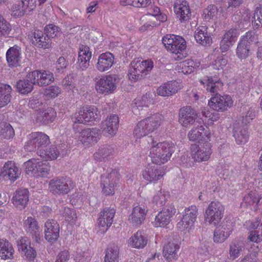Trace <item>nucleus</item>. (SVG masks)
Instances as JSON below:
<instances>
[{
  "label": "nucleus",
  "instance_id": "nucleus-1",
  "mask_svg": "<svg viewBox=\"0 0 262 262\" xmlns=\"http://www.w3.org/2000/svg\"><path fill=\"white\" fill-rule=\"evenodd\" d=\"M149 145V156L153 163L161 165L166 163L174 152L173 145L169 142L157 143L151 136L146 138Z\"/></svg>",
  "mask_w": 262,
  "mask_h": 262
},
{
  "label": "nucleus",
  "instance_id": "nucleus-2",
  "mask_svg": "<svg viewBox=\"0 0 262 262\" xmlns=\"http://www.w3.org/2000/svg\"><path fill=\"white\" fill-rule=\"evenodd\" d=\"M152 68L153 62L151 60L133 61L128 71L129 78L135 81L141 79L148 74Z\"/></svg>",
  "mask_w": 262,
  "mask_h": 262
},
{
  "label": "nucleus",
  "instance_id": "nucleus-3",
  "mask_svg": "<svg viewBox=\"0 0 262 262\" xmlns=\"http://www.w3.org/2000/svg\"><path fill=\"white\" fill-rule=\"evenodd\" d=\"M224 206L219 201H212L205 210V220L210 224L216 226L224 216Z\"/></svg>",
  "mask_w": 262,
  "mask_h": 262
},
{
  "label": "nucleus",
  "instance_id": "nucleus-4",
  "mask_svg": "<svg viewBox=\"0 0 262 262\" xmlns=\"http://www.w3.org/2000/svg\"><path fill=\"white\" fill-rule=\"evenodd\" d=\"M198 215V209L195 205L186 208L183 212L181 221L177 224L178 228L181 231L186 230L190 232L194 228Z\"/></svg>",
  "mask_w": 262,
  "mask_h": 262
},
{
  "label": "nucleus",
  "instance_id": "nucleus-5",
  "mask_svg": "<svg viewBox=\"0 0 262 262\" xmlns=\"http://www.w3.org/2000/svg\"><path fill=\"white\" fill-rule=\"evenodd\" d=\"M49 189L54 194H66L75 186V183L69 178L58 177L52 179L49 183Z\"/></svg>",
  "mask_w": 262,
  "mask_h": 262
},
{
  "label": "nucleus",
  "instance_id": "nucleus-6",
  "mask_svg": "<svg viewBox=\"0 0 262 262\" xmlns=\"http://www.w3.org/2000/svg\"><path fill=\"white\" fill-rule=\"evenodd\" d=\"M95 90L100 94L107 95L113 93L116 89V77L115 75H107L96 78Z\"/></svg>",
  "mask_w": 262,
  "mask_h": 262
},
{
  "label": "nucleus",
  "instance_id": "nucleus-7",
  "mask_svg": "<svg viewBox=\"0 0 262 262\" xmlns=\"http://www.w3.org/2000/svg\"><path fill=\"white\" fill-rule=\"evenodd\" d=\"M28 141L25 145V148L27 151H32L37 148V151L40 149H44L50 143L48 136L42 132H34L28 136Z\"/></svg>",
  "mask_w": 262,
  "mask_h": 262
},
{
  "label": "nucleus",
  "instance_id": "nucleus-8",
  "mask_svg": "<svg viewBox=\"0 0 262 262\" xmlns=\"http://www.w3.org/2000/svg\"><path fill=\"white\" fill-rule=\"evenodd\" d=\"M202 143L199 145L192 144L190 146L191 157L194 161H206L212 152L211 145L208 141H205L203 144Z\"/></svg>",
  "mask_w": 262,
  "mask_h": 262
},
{
  "label": "nucleus",
  "instance_id": "nucleus-9",
  "mask_svg": "<svg viewBox=\"0 0 262 262\" xmlns=\"http://www.w3.org/2000/svg\"><path fill=\"white\" fill-rule=\"evenodd\" d=\"M27 172H31L34 177H46L50 171L48 163L43 162L38 159H31L25 163Z\"/></svg>",
  "mask_w": 262,
  "mask_h": 262
},
{
  "label": "nucleus",
  "instance_id": "nucleus-10",
  "mask_svg": "<svg viewBox=\"0 0 262 262\" xmlns=\"http://www.w3.org/2000/svg\"><path fill=\"white\" fill-rule=\"evenodd\" d=\"M200 120L202 119H198L196 113L190 106H187L180 110L179 122L183 127L189 128Z\"/></svg>",
  "mask_w": 262,
  "mask_h": 262
},
{
  "label": "nucleus",
  "instance_id": "nucleus-11",
  "mask_svg": "<svg viewBox=\"0 0 262 262\" xmlns=\"http://www.w3.org/2000/svg\"><path fill=\"white\" fill-rule=\"evenodd\" d=\"M121 176L117 169L113 170L102 180V191L105 195H112L115 192L120 180Z\"/></svg>",
  "mask_w": 262,
  "mask_h": 262
},
{
  "label": "nucleus",
  "instance_id": "nucleus-12",
  "mask_svg": "<svg viewBox=\"0 0 262 262\" xmlns=\"http://www.w3.org/2000/svg\"><path fill=\"white\" fill-rule=\"evenodd\" d=\"M208 128L205 126L203 121L200 120L197 121L193 125V127L188 133V137L189 140L192 141H199L200 143L201 141L208 140L210 138V133L207 130Z\"/></svg>",
  "mask_w": 262,
  "mask_h": 262
},
{
  "label": "nucleus",
  "instance_id": "nucleus-13",
  "mask_svg": "<svg viewBox=\"0 0 262 262\" xmlns=\"http://www.w3.org/2000/svg\"><path fill=\"white\" fill-rule=\"evenodd\" d=\"M29 78L33 83L38 86H47L54 80L53 74L49 71L35 70L28 74Z\"/></svg>",
  "mask_w": 262,
  "mask_h": 262
},
{
  "label": "nucleus",
  "instance_id": "nucleus-14",
  "mask_svg": "<svg viewBox=\"0 0 262 262\" xmlns=\"http://www.w3.org/2000/svg\"><path fill=\"white\" fill-rule=\"evenodd\" d=\"M233 100L229 95H219L216 94L212 97L208 102V105L213 110L223 112L232 106Z\"/></svg>",
  "mask_w": 262,
  "mask_h": 262
},
{
  "label": "nucleus",
  "instance_id": "nucleus-15",
  "mask_svg": "<svg viewBox=\"0 0 262 262\" xmlns=\"http://www.w3.org/2000/svg\"><path fill=\"white\" fill-rule=\"evenodd\" d=\"M116 213L114 208L106 207L100 212L98 218L97 224L100 228L101 233L105 232L112 225Z\"/></svg>",
  "mask_w": 262,
  "mask_h": 262
},
{
  "label": "nucleus",
  "instance_id": "nucleus-16",
  "mask_svg": "<svg viewBox=\"0 0 262 262\" xmlns=\"http://www.w3.org/2000/svg\"><path fill=\"white\" fill-rule=\"evenodd\" d=\"M100 136L98 129L94 128H85L79 133L78 139L84 146H90L98 142Z\"/></svg>",
  "mask_w": 262,
  "mask_h": 262
},
{
  "label": "nucleus",
  "instance_id": "nucleus-17",
  "mask_svg": "<svg viewBox=\"0 0 262 262\" xmlns=\"http://www.w3.org/2000/svg\"><path fill=\"white\" fill-rule=\"evenodd\" d=\"M176 211L173 205L167 206L156 216L154 226L156 227H164L169 224Z\"/></svg>",
  "mask_w": 262,
  "mask_h": 262
},
{
  "label": "nucleus",
  "instance_id": "nucleus-18",
  "mask_svg": "<svg viewBox=\"0 0 262 262\" xmlns=\"http://www.w3.org/2000/svg\"><path fill=\"white\" fill-rule=\"evenodd\" d=\"M45 237L49 242L53 243L59 236V226L54 220H48L45 224Z\"/></svg>",
  "mask_w": 262,
  "mask_h": 262
},
{
  "label": "nucleus",
  "instance_id": "nucleus-19",
  "mask_svg": "<svg viewBox=\"0 0 262 262\" xmlns=\"http://www.w3.org/2000/svg\"><path fill=\"white\" fill-rule=\"evenodd\" d=\"M173 9L177 17L181 22L186 21L190 18V9L186 0H177Z\"/></svg>",
  "mask_w": 262,
  "mask_h": 262
},
{
  "label": "nucleus",
  "instance_id": "nucleus-20",
  "mask_svg": "<svg viewBox=\"0 0 262 262\" xmlns=\"http://www.w3.org/2000/svg\"><path fill=\"white\" fill-rule=\"evenodd\" d=\"M164 174L163 169L156 166L148 165L142 171L143 178L149 183H156Z\"/></svg>",
  "mask_w": 262,
  "mask_h": 262
},
{
  "label": "nucleus",
  "instance_id": "nucleus-21",
  "mask_svg": "<svg viewBox=\"0 0 262 262\" xmlns=\"http://www.w3.org/2000/svg\"><path fill=\"white\" fill-rule=\"evenodd\" d=\"M29 36L32 38V43L37 47L48 49L51 47V39L41 31L35 30Z\"/></svg>",
  "mask_w": 262,
  "mask_h": 262
},
{
  "label": "nucleus",
  "instance_id": "nucleus-22",
  "mask_svg": "<svg viewBox=\"0 0 262 262\" xmlns=\"http://www.w3.org/2000/svg\"><path fill=\"white\" fill-rule=\"evenodd\" d=\"M238 35L236 29L231 28L225 32L220 42V49L222 52H225L236 41Z\"/></svg>",
  "mask_w": 262,
  "mask_h": 262
},
{
  "label": "nucleus",
  "instance_id": "nucleus-23",
  "mask_svg": "<svg viewBox=\"0 0 262 262\" xmlns=\"http://www.w3.org/2000/svg\"><path fill=\"white\" fill-rule=\"evenodd\" d=\"M114 62V56L113 54L110 52L102 53L98 58L96 68L100 72H104L108 70Z\"/></svg>",
  "mask_w": 262,
  "mask_h": 262
},
{
  "label": "nucleus",
  "instance_id": "nucleus-24",
  "mask_svg": "<svg viewBox=\"0 0 262 262\" xmlns=\"http://www.w3.org/2000/svg\"><path fill=\"white\" fill-rule=\"evenodd\" d=\"M179 249V245L174 242H170L164 245L163 255L167 262H175L177 260Z\"/></svg>",
  "mask_w": 262,
  "mask_h": 262
},
{
  "label": "nucleus",
  "instance_id": "nucleus-25",
  "mask_svg": "<svg viewBox=\"0 0 262 262\" xmlns=\"http://www.w3.org/2000/svg\"><path fill=\"white\" fill-rule=\"evenodd\" d=\"M206 26H200L196 29L194 33L196 41L205 47L209 46L212 43V37L210 33L208 32Z\"/></svg>",
  "mask_w": 262,
  "mask_h": 262
},
{
  "label": "nucleus",
  "instance_id": "nucleus-26",
  "mask_svg": "<svg viewBox=\"0 0 262 262\" xmlns=\"http://www.w3.org/2000/svg\"><path fill=\"white\" fill-rule=\"evenodd\" d=\"M19 252L22 255H24L28 259L33 260L36 256L35 250L31 247L30 242L25 237H21L17 243Z\"/></svg>",
  "mask_w": 262,
  "mask_h": 262
},
{
  "label": "nucleus",
  "instance_id": "nucleus-27",
  "mask_svg": "<svg viewBox=\"0 0 262 262\" xmlns=\"http://www.w3.org/2000/svg\"><path fill=\"white\" fill-rule=\"evenodd\" d=\"M6 60L10 67L18 66L21 59V51L20 48L15 45L10 48L6 53Z\"/></svg>",
  "mask_w": 262,
  "mask_h": 262
},
{
  "label": "nucleus",
  "instance_id": "nucleus-28",
  "mask_svg": "<svg viewBox=\"0 0 262 262\" xmlns=\"http://www.w3.org/2000/svg\"><path fill=\"white\" fill-rule=\"evenodd\" d=\"M155 130L151 124L144 119L137 123L134 129V135L136 138L140 139Z\"/></svg>",
  "mask_w": 262,
  "mask_h": 262
},
{
  "label": "nucleus",
  "instance_id": "nucleus-29",
  "mask_svg": "<svg viewBox=\"0 0 262 262\" xmlns=\"http://www.w3.org/2000/svg\"><path fill=\"white\" fill-rule=\"evenodd\" d=\"M12 201L14 206L22 209L26 207L29 201V191L26 189H20L16 190L13 196Z\"/></svg>",
  "mask_w": 262,
  "mask_h": 262
},
{
  "label": "nucleus",
  "instance_id": "nucleus-30",
  "mask_svg": "<svg viewBox=\"0 0 262 262\" xmlns=\"http://www.w3.org/2000/svg\"><path fill=\"white\" fill-rule=\"evenodd\" d=\"M147 212L146 207L144 206H135L129 216V220L133 225H141L145 219Z\"/></svg>",
  "mask_w": 262,
  "mask_h": 262
},
{
  "label": "nucleus",
  "instance_id": "nucleus-31",
  "mask_svg": "<svg viewBox=\"0 0 262 262\" xmlns=\"http://www.w3.org/2000/svg\"><path fill=\"white\" fill-rule=\"evenodd\" d=\"M20 170L13 161L6 162L1 171L2 176H8L9 179L12 181L16 180L20 175Z\"/></svg>",
  "mask_w": 262,
  "mask_h": 262
},
{
  "label": "nucleus",
  "instance_id": "nucleus-32",
  "mask_svg": "<svg viewBox=\"0 0 262 262\" xmlns=\"http://www.w3.org/2000/svg\"><path fill=\"white\" fill-rule=\"evenodd\" d=\"M206 90L211 93H216L221 91L223 88V83L217 78L213 79L212 77L206 76L200 80Z\"/></svg>",
  "mask_w": 262,
  "mask_h": 262
},
{
  "label": "nucleus",
  "instance_id": "nucleus-33",
  "mask_svg": "<svg viewBox=\"0 0 262 262\" xmlns=\"http://www.w3.org/2000/svg\"><path fill=\"white\" fill-rule=\"evenodd\" d=\"M92 57V53L89 47L81 45L79 47L78 63L82 70H85L90 66V60Z\"/></svg>",
  "mask_w": 262,
  "mask_h": 262
},
{
  "label": "nucleus",
  "instance_id": "nucleus-34",
  "mask_svg": "<svg viewBox=\"0 0 262 262\" xmlns=\"http://www.w3.org/2000/svg\"><path fill=\"white\" fill-rule=\"evenodd\" d=\"M119 122L117 115H111L102 123V128L105 132L114 136L118 130Z\"/></svg>",
  "mask_w": 262,
  "mask_h": 262
},
{
  "label": "nucleus",
  "instance_id": "nucleus-35",
  "mask_svg": "<svg viewBox=\"0 0 262 262\" xmlns=\"http://www.w3.org/2000/svg\"><path fill=\"white\" fill-rule=\"evenodd\" d=\"M179 89L178 83L176 81H170L164 83L159 86L157 90V94L161 96H169L176 94Z\"/></svg>",
  "mask_w": 262,
  "mask_h": 262
},
{
  "label": "nucleus",
  "instance_id": "nucleus-36",
  "mask_svg": "<svg viewBox=\"0 0 262 262\" xmlns=\"http://www.w3.org/2000/svg\"><path fill=\"white\" fill-rule=\"evenodd\" d=\"M147 239L142 231H138L128 240L129 245L135 248H144L147 244Z\"/></svg>",
  "mask_w": 262,
  "mask_h": 262
},
{
  "label": "nucleus",
  "instance_id": "nucleus-37",
  "mask_svg": "<svg viewBox=\"0 0 262 262\" xmlns=\"http://www.w3.org/2000/svg\"><path fill=\"white\" fill-rule=\"evenodd\" d=\"M232 229L230 225H222L217 228L214 232L213 240L216 243H223L227 239L231 233Z\"/></svg>",
  "mask_w": 262,
  "mask_h": 262
},
{
  "label": "nucleus",
  "instance_id": "nucleus-38",
  "mask_svg": "<svg viewBox=\"0 0 262 262\" xmlns=\"http://www.w3.org/2000/svg\"><path fill=\"white\" fill-rule=\"evenodd\" d=\"M37 153L45 160H52L57 159L59 151L55 145H51L49 147L46 146L44 149H39Z\"/></svg>",
  "mask_w": 262,
  "mask_h": 262
},
{
  "label": "nucleus",
  "instance_id": "nucleus-39",
  "mask_svg": "<svg viewBox=\"0 0 262 262\" xmlns=\"http://www.w3.org/2000/svg\"><path fill=\"white\" fill-rule=\"evenodd\" d=\"M233 137L238 144L246 143L249 138L247 129L243 126H239L237 123H235L234 126Z\"/></svg>",
  "mask_w": 262,
  "mask_h": 262
},
{
  "label": "nucleus",
  "instance_id": "nucleus-40",
  "mask_svg": "<svg viewBox=\"0 0 262 262\" xmlns=\"http://www.w3.org/2000/svg\"><path fill=\"white\" fill-rule=\"evenodd\" d=\"M12 88L8 84L0 83V108L7 105L11 99Z\"/></svg>",
  "mask_w": 262,
  "mask_h": 262
},
{
  "label": "nucleus",
  "instance_id": "nucleus-41",
  "mask_svg": "<svg viewBox=\"0 0 262 262\" xmlns=\"http://www.w3.org/2000/svg\"><path fill=\"white\" fill-rule=\"evenodd\" d=\"M178 39L175 41V43L173 45L174 51L170 50V52L174 54L173 58L176 60H181L185 56L182 53L186 48V43L185 39L180 36Z\"/></svg>",
  "mask_w": 262,
  "mask_h": 262
},
{
  "label": "nucleus",
  "instance_id": "nucleus-42",
  "mask_svg": "<svg viewBox=\"0 0 262 262\" xmlns=\"http://www.w3.org/2000/svg\"><path fill=\"white\" fill-rule=\"evenodd\" d=\"M119 248L116 245H110L105 250L104 262H118Z\"/></svg>",
  "mask_w": 262,
  "mask_h": 262
},
{
  "label": "nucleus",
  "instance_id": "nucleus-43",
  "mask_svg": "<svg viewBox=\"0 0 262 262\" xmlns=\"http://www.w3.org/2000/svg\"><path fill=\"white\" fill-rule=\"evenodd\" d=\"M33 85H36L33 83L31 80L28 78V75L26 78L25 79L19 80L17 81L16 87L17 91L21 94H26L30 93L33 89Z\"/></svg>",
  "mask_w": 262,
  "mask_h": 262
},
{
  "label": "nucleus",
  "instance_id": "nucleus-44",
  "mask_svg": "<svg viewBox=\"0 0 262 262\" xmlns=\"http://www.w3.org/2000/svg\"><path fill=\"white\" fill-rule=\"evenodd\" d=\"M56 116V112L52 108H49L45 111L39 112L37 114V121L43 123H48L53 121Z\"/></svg>",
  "mask_w": 262,
  "mask_h": 262
},
{
  "label": "nucleus",
  "instance_id": "nucleus-45",
  "mask_svg": "<svg viewBox=\"0 0 262 262\" xmlns=\"http://www.w3.org/2000/svg\"><path fill=\"white\" fill-rule=\"evenodd\" d=\"M13 252L12 245L8 242L0 238V257L4 259H11Z\"/></svg>",
  "mask_w": 262,
  "mask_h": 262
},
{
  "label": "nucleus",
  "instance_id": "nucleus-46",
  "mask_svg": "<svg viewBox=\"0 0 262 262\" xmlns=\"http://www.w3.org/2000/svg\"><path fill=\"white\" fill-rule=\"evenodd\" d=\"M114 153V149L113 147L106 146L100 148L98 151L94 154V157L96 160L102 161L107 159L111 156H113Z\"/></svg>",
  "mask_w": 262,
  "mask_h": 262
},
{
  "label": "nucleus",
  "instance_id": "nucleus-47",
  "mask_svg": "<svg viewBox=\"0 0 262 262\" xmlns=\"http://www.w3.org/2000/svg\"><path fill=\"white\" fill-rule=\"evenodd\" d=\"M146 11L147 15L154 16L161 22H165L167 20L166 15L162 12L158 6L152 4V3L150 4V6H149L148 8L146 9Z\"/></svg>",
  "mask_w": 262,
  "mask_h": 262
},
{
  "label": "nucleus",
  "instance_id": "nucleus-48",
  "mask_svg": "<svg viewBox=\"0 0 262 262\" xmlns=\"http://www.w3.org/2000/svg\"><path fill=\"white\" fill-rule=\"evenodd\" d=\"M260 198L258 194L255 192H250L246 195L243 199L241 205L243 207L251 208L252 206L255 208L259 202Z\"/></svg>",
  "mask_w": 262,
  "mask_h": 262
},
{
  "label": "nucleus",
  "instance_id": "nucleus-49",
  "mask_svg": "<svg viewBox=\"0 0 262 262\" xmlns=\"http://www.w3.org/2000/svg\"><path fill=\"white\" fill-rule=\"evenodd\" d=\"M85 119L86 123L99 120V112L94 106H86L84 107Z\"/></svg>",
  "mask_w": 262,
  "mask_h": 262
},
{
  "label": "nucleus",
  "instance_id": "nucleus-50",
  "mask_svg": "<svg viewBox=\"0 0 262 262\" xmlns=\"http://www.w3.org/2000/svg\"><path fill=\"white\" fill-rule=\"evenodd\" d=\"M15 135L12 126L8 122L2 123L0 126V137L2 139H11Z\"/></svg>",
  "mask_w": 262,
  "mask_h": 262
},
{
  "label": "nucleus",
  "instance_id": "nucleus-51",
  "mask_svg": "<svg viewBox=\"0 0 262 262\" xmlns=\"http://www.w3.org/2000/svg\"><path fill=\"white\" fill-rule=\"evenodd\" d=\"M252 25L256 29L262 27V6H257L253 17Z\"/></svg>",
  "mask_w": 262,
  "mask_h": 262
},
{
  "label": "nucleus",
  "instance_id": "nucleus-52",
  "mask_svg": "<svg viewBox=\"0 0 262 262\" xmlns=\"http://www.w3.org/2000/svg\"><path fill=\"white\" fill-rule=\"evenodd\" d=\"M84 107H83L82 109L79 110L78 112L75 113L74 117L72 118V121L74 123L73 129L76 130L77 129L78 125L77 123H83L86 124V120L85 119V112Z\"/></svg>",
  "mask_w": 262,
  "mask_h": 262
},
{
  "label": "nucleus",
  "instance_id": "nucleus-53",
  "mask_svg": "<svg viewBox=\"0 0 262 262\" xmlns=\"http://www.w3.org/2000/svg\"><path fill=\"white\" fill-rule=\"evenodd\" d=\"M180 36H177L173 34H167L164 36L162 38V42L165 46V48L170 51V50L174 51L173 49V45L177 41Z\"/></svg>",
  "mask_w": 262,
  "mask_h": 262
},
{
  "label": "nucleus",
  "instance_id": "nucleus-54",
  "mask_svg": "<svg viewBox=\"0 0 262 262\" xmlns=\"http://www.w3.org/2000/svg\"><path fill=\"white\" fill-rule=\"evenodd\" d=\"M193 66L194 62L192 60H185L179 63L180 72L185 74H190L194 71Z\"/></svg>",
  "mask_w": 262,
  "mask_h": 262
},
{
  "label": "nucleus",
  "instance_id": "nucleus-55",
  "mask_svg": "<svg viewBox=\"0 0 262 262\" xmlns=\"http://www.w3.org/2000/svg\"><path fill=\"white\" fill-rule=\"evenodd\" d=\"M25 229L30 233L39 229L37 221L32 217H28L24 221Z\"/></svg>",
  "mask_w": 262,
  "mask_h": 262
},
{
  "label": "nucleus",
  "instance_id": "nucleus-56",
  "mask_svg": "<svg viewBox=\"0 0 262 262\" xmlns=\"http://www.w3.org/2000/svg\"><path fill=\"white\" fill-rule=\"evenodd\" d=\"M243 249L238 243L233 242L230 245L229 254L231 258L234 259L240 255V253Z\"/></svg>",
  "mask_w": 262,
  "mask_h": 262
},
{
  "label": "nucleus",
  "instance_id": "nucleus-57",
  "mask_svg": "<svg viewBox=\"0 0 262 262\" xmlns=\"http://www.w3.org/2000/svg\"><path fill=\"white\" fill-rule=\"evenodd\" d=\"M218 13L217 7L213 5H211L204 10L203 16L206 19H211L214 18H216Z\"/></svg>",
  "mask_w": 262,
  "mask_h": 262
},
{
  "label": "nucleus",
  "instance_id": "nucleus-58",
  "mask_svg": "<svg viewBox=\"0 0 262 262\" xmlns=\"http://www.w3.org/2000/svg\"><path fill=\"white\" fill-rule=\"evenodd\" d=\"M145 119L148 121L149 123H150L151 124L156 130L161 125L163 120V117L159 114H154L146 118Z\"/></svg>",
  "mask_w": 262,
  "mask_h": 262
},
{
  "label": "nucleus",
  "instance_id": "nucleus-59",
  "mask_svg": "<svg viewBox=\"0 0 262 262\" xmlns=\"http://www.w3.org/2000/svg\"><path fill=\"white\" fill-rule=\"evenodd\" d=\"M250 47L239 41L236 49V54L239 58L245 59L249 55Z\"/></svg>",
  "mask_w": 262,
  "mask_h": 262
},
{
  "label": "nucleus",
  "instance_id": "nucleus-60",
  "mask_svg": "<svg viewBox=\"0 0 262 262\" xmlns=\"http://www.w3.org/2000/svg\"><path fill=\"white\" fill-rule=\"evenodd\" d=\"M248 239L251 242L258 243L262 241V229L253 230L249 232Z\"/></svg>",
  "mask_w": 262,
  "mask_h": 262
},
{
  "label": "nucleus",
  "instance_id": "nucleus-61",
  "mask_svg": "<svg viewBox=\"0 0 262 262\" xmlns=\"http://www.w3.org/2000/svg\"><path fill=\"white\" fill-rule=\"evenodd\" d=\"M257 40V35L253 31H248L243 36L240 41L250 47V45L256 41Z\"/></svg>",
  "mask_w": 262,
  "mask_h": 262
},
{
  "label": "nucleus",
  "instance_id": "nucleus-62",
  "mask_svg": "<svg viewBox=\"0 0 262 262\" xmlns=\"http://www.w3.org/2000/svg\"><path fill=\"white\" fill-rule=\"evenodd\" d=\"M11 30L10 24L0 15V36H7Z\"/></svg>",
  "mask_w": 262,
  "mask_h": 262
},
{
  "label": "nucleus",
  "instance_id": "nucleus-63",
  "mask_svg": "<svg viewBox=\"0 0 262 262\" xmlns=\"http://www.w3.org/2000/svg\"><path fill=\"white\" fill-rule=\"evenodd\" d=\"M45 31L46 34L50 39L54 38L60 34L59 28L53 24H49L47 25Z\"/></svg>",
  "mask_w": 262,
  "mask_h": 262
},
{
  "label": "nucleus",
  "instance_id": "nucleus-64",
  "mask_svg": "<svg viewBox=\"0 0 262 262\" xmlns=\"http://www.w3.org/2000/svg\"><path fill=\"white\" fill-rule=\"evenodd\" d=\"M61 213L65 220L69 222H73L77 218L75 211L68 207H64L61 211Z\"/></svg>",
  "mask_w": 262,
  "mask_h": 262
}]
</instances>
